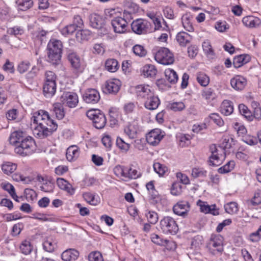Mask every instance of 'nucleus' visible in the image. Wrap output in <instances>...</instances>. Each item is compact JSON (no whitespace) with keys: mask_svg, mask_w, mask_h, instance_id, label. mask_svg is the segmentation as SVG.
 Returning a JSON list of instances; mask_svg holds the SVG:
<instances>
[{"mask_svg":"<svg viewBox=\"0 0 261 261\" xmlns=\"http://www.w3.org/2000/svg\"><path fill=\"white\" fill-rule=\"evenodd\" d=\"M32 127L34 135L43 139L51 135L58 128V124L51 119L48 113L40 110L34 114L31 118Z\"/></svg>","mask_w":261,"mask_h":261,"instance_id":"1","label":"nucleus"},{"mask_svg":"<svg viewBox=\"0 0 261 261\" xmlns=\"http://www.w3.org/2000/svg\"><path fill=\"white\" fill-rule=\"evenodd\" d=\"M63 44L61 41L51 39L47 45V61L53 65L59 64L61 58Z\"/></svg>","mask_w":261,"mask_h":261,"instance_id":"2","label":"nucleus"},{"mask_svg":"<svg viewBox=\"0 0 261 261\" xmlns=\"http://www.w3.org/2000/svg\"><path fill=\"white\" fill-rule=\"evenodd\" d=\"M14 151L16 153L25 156L32 154L36 150V144L31 137H27L24 140L15 145Z\"/></svg>","mask_w":261,"mask_h":261,"instance_id":"3","label":"nucleus"},{"mask_svg":"<svg viewBox=\"0 0 261 261\" xmlns=\"http://www.w3.org/2000/svg\"><path fill=\"white\" fill-rule=\"evenodd\" d=\"M160 228L167 234H175L178 230V226L174 219L169 216L164 217L160 222Z\"/></svg>","mask_w":261,"mask_h":261,"instance_id":"4","label":"nucleus"},{"mask_svg":"<svg viewBox=\"0 0 261 261\" xmlns=\"http://www.w3.org/2000/svg\"><path fill=\"white\" fill-rule=\"evenodd\" d=\"M87 116L92 120L94 126L98 129L103 128L106 124V118L103 113L98 109H91L86 113Z\"/></svg>","mask_w":261,"mask_h":261,"instance_id":"5","label":"nucleus"},{"mask_svg":"<svg viewBox=\"0 0 261 261\" xmlns=\"http://www.w3.org/2000/svg\"><path fill=\"white\" fill-rule=\"evenodd\" d=\"M155 60L163 65H171L174 61L173 54L166 47L160 48L154 56Z\"/></svg>","mask_w":261,"mask_h":261,"instance_id":"6","label":"nucleus"},{"mask_svg":"<svg viewBox=\"0 0 261 261\" xmlns=\"http://www.w3.org/2000/svg\"><path fill=\"white\" fill-rule=\"evenodd\" d=\"M206 247L213 255L221 253L223 251L222 237L220 235L212 236Z\"/></svg>","mask_w":261,"mask_h":261,"instance_id":"7","label":"nucleus"},{"mask_svg":"<svg viewBox=\"0 0 261 261\" xmlns=\"http://www.w3.org/2000/svg\"><path fill=\"white\" fill-rule=\"evenodd\" d=\"M210 150L211 155L209 157V165L213 166H218L220 165L224 160L225 155L223 150H219L216 146L213 144L210 146Z\"/></svg>","mask_w":261,"mask_h":261,"instance_id":"8","label":"nucleus"},{"mask_svg":"<svg viewBox=\"0 0 261 261\" xmlns=\"http://www.w3.org/2000/svg\"><path fill=\"white\" fill-rule=\"evenodd\" d=\"M115 170L120 173L122 177L129 179H136L141 176L140 172L132 168H127L123 166H118L115 167Z\"/></svg>","mask_w":261,"mask_h":261,"instance_id":"9","label":"nucleus"},{"mask_svg":"<svg viewBox=\"0 0 261 261\" xmlns=\"http://www.w3.org/2000/svg\"><path fill=\"white\" fill-rule=\"evenodd\" d=\"M149 25V23L146 20L137 19L133 21L131 27L134 33L140 35L147 32Z\"/></svg>","mask_w":261,"mask_h":261,"instance_id":"10","label":"nucleus"},{"mask_svg":"<svg viewBox=\"0 0 261 261\" xmlns=\"http://www.w3.org/2000/svg\"><path fill=\"white\" fill-rule=\"evenodd\" d=\"M61 101L63 105L69 108H74L77 105L79 99L77 95L73 92H64L61 97Z\"/></svg>","mask_w":261,"mask_h":261,"instance_id":"11","label":"nucleus"},{"mask_svg":"<svg viewBox=\"0 0 261 261\" xmlns=\"http://www.w3.org/2000/svg\"><path fill=\"white\" fill-rule=\"evenodd\" d=\"M121 82L118 79H112L106 82L103 91L106 93L116 94L119 90Z\"/></svg>","mask_w":261,"mask_h":261,"instance_id":"12","label":"nucleus"},{"mask_svg":"<svg viewBox=\"0 0 261 261\" xmlns=\"http://www.w3.org/2000/svg\"><path fill=\"white\" fill-rule=\"evenodd\" d=\"M136 93L138 99L145 102L154 94L148 85H139L136 87Z\"/></svg>","mask_w":261,"mask_h":261,"instance_id":"13","label":"nucleus"},{"mask_svg":"<svg viewBox=\"0 0 261 261\" xmlns=\"http://www.w3.org/2000/svg\"><path fill=\"white\" fill-rule=\"evenodd\" d=\"M83 98L86 103L94 104L99 100L100 95L96 89H88L83 94Z\"/></svg>","mask_w":261,"mask_h":261,"instance_id":"14","label":"nucleus"},{"mask_svg":"<svg viewBox=\"0 0 261 261\" xmlns=\"http://www.w3.org/2000/svg\"><path fill=\"white\" fill-rule=\"evenodd\" d=\"M128 22L121 17H116L111 20V24L115 32L117 33H124L126 30Z\"/></svg>","mask_w":261,"mask_h":261,"instance_id":"15","label":"nucleus"},{"mask_svg":"<svg viewBox=\"0 0 261 261\" xmlns=\"http://www.w3.org/2000/svg\"><path fill=\"white\" fill-rule=\"evenodd\" d=\"M190 210V204L188 201H181L177 202L173 207L174 213L178 216L185 217Z\"/></svg>","mask_w":261,"mask_h":261,"instance_id":"16","label":"nucleus"},{"mask_svg":"<svg viewBox=\"0 0 261 261\" xmlns=\"http://www.w3.org/2000/svg\"><path fill=\"white\" fill-rule=\"evenodd\" d=\"M67 58L72 68L76 71H82V62L80 58L75 53L71 50H68L67 51Z\"/></svg>","mask_w":261,"mask_h":261,"instance_id":"17","label":"nucleus"},{"mask_svg":"<svg viewBox=\"0 0 261 261\" xmlns=\"http://www.w3.org/2000/svg\"><path fill=\"white\" fill-rule=\"evenodd\" d=\"M160 129H156L150 132L146 136V141L151 145L155 146L158 144L163 137L160 134Z\"/></svg>","mask_w":261,"mask_h":261,"instance_id":"18","label":"nucleus"},{"mask_svg":"<svg viewBox=\"0 0 261 261\" xmlns=\"http://www.w3.org/2000/svg\"><path fill=\"white\" fill-rule=\"evenodd\" d=\"M230 84L235 90L241 91L243 90L247 85V80L242 76L236 75L231 79Z\"/></svg>","mask_w":261,"mask_h":261,"instance_id":"19","label":"nucleus"},{"mask_svg":"<svg viewBox=\"0 0 261 261\" xmlns=\"http://www.w3.org/2000/svg\"><path fill=\"white\" fill-rule=\"evenodd\" d=\"M139 130V125L137 120H134L132 123H129L128 126L124 128V133L129 138L134 139L137 136Z\"/></svg>","mask_w":261,"mask_h":261,"instance_id":"20","label":"nucleus"},{"mask_svg":"<svg viewBox=\"0 0 261 261\" xmlns=\"http://www.w3.org/2000/svg\"><path fill=\"white\" fill-rule=\"evenodd\" d=\"M79 256V252L74 249H68L62 254V259L64 261H74Z\"/></svg>","mask_w":261,"mask_h":261,"instance_id":"21","label":"nucleus"},{"mask_svg":"<svg viewBox=\"0 0 261 261\" xmlns=\"http://www.w3.org/2000/svg\"><path fill=\"white\" fill-rule=\"evenodd\" d=\"M176 39L180 46H186L190 43L192 37L185 32H180L177 34Z\"/></svg>","mask_w":261,"mask_h":261,"instance_id":"22","label":"nucleus"},{"mask_svg":"<svg viewBox=\"0 0 261 261\" xmlns=\"http://www.w3.org/2000/svg\"><path fill=\"white\" fill-rule=\"evenodd\" d=\"M243 24L249 28H255L261 24V20L257 17L253 16L244 17L242 19Z\"/></svg>","mask_w":261,"mask_h":261,"instance_id":"23","label":"nucleus"},{"mask_svg":"<svg viewBox=\"0 0 261 261\" xmlns=\"http://www.w3.org/2000/svg\"><path fill=\"white\" fill-rule=\"evenodd\" d=\"M105 21L99 15L92 14L90 16V23L91 25L95 29H100L104 24Z\"/></svg>","mask_w":261,"mask_h":261,"instance_id":"24","label":"nucleus"},{"mask_svg":"<svg viewBox=\"0 0 261 261\" xmlns=\"http://www.w3.org/2000/svg\"><path fill=\"white\" fill-rule=\"evenodd\" d=\"M56 83H44L43 87V93L46 97H51L56 92Z\"/></svg>","mask_w":261,"mask_h":261,"instance_id":"25","label":"nucleus"},{"mask_svg":"<svg viewBox=\"0 0 261 261\" xmlns=\"http://www.w3.org/2000/svg\"><path fill=\"white\" fill-rule=\"evenodd\" d=\"M160 103V100L158 96L154 94L151 96L144 102L145 107L150 110H153L158 108Z\"/></svg>","mask_w":261,"mask_h":261,"instance_id":"26","label":"nucleus"},{"mask_svg":"<svg viewBox=\"0 0 261 261\" xmlns=\"http://www.w3.org/2000/svg\"><path fill=\"white\" fill-rule=\"evenodd\" d=\"M220 111L222 114L228 116L233 112V106L232 102L228 100H224L221 106Z\"/></svg>","mask_w":261,"mask_h":261,"instance_id":"27","label":"nucleus"},{"mask_svg":"<svg viewBox=\"0 0 261 261\" xmlns=\"http://www.w3.org/2000/svg\"><path fill=\"white\" fill-rule=\"evenodd\" d=\"M250 59V57L248 55H241L236 57L233 59V65L236 68H239L244 64L248 63Z\"/></svg>","mask_w":261,"mask_h":261,"instance_id":"28","label":"nucleus"},{"mask_svg":"<svg viewBox=\"0 0 261 261\" xmlns=\"http://www.w3.org/2000/svg\"><path fill=\"white\" fill-rule=\"evenodd\" d=\"M165 75L166 80L171 84H176L178 79L176 72L173 69L170 68L165 70Z\"/></svg>","mask_w":261,"mask_h":261,"instance_id":"29","label":"nucleus"},{"mask_svg":"<svg viewBox=\"0 0 261 261\" xmlns=\"http://www.w3.org/2000/svg\"><path fill=\"white\" fill-rule=\"evenodd\" d=\"M43 246L46 251L52 252L57 247V243L52 237H47L43 243Z\"/></svg>","mask_w":261,"mask_h":261,"instance_id":"30","label":"nucleus"},{"mask_svg":"<svg viewBox=\"0 0 261 261\" xmlns=\"http://www.w3.org/2000/svg\"><path fill=\"white\" fill-rule=\"evenodd\" d=\"M157 73V70L153 65H146L142 69L143 74L147 77H154Z\"/></svg>","mask_w":261,"mask_h":261,"instance_id":"31","label":"nucleus"},{"mask_svg":"<svg viewBox=\"0 0 261 261\" xmlns=\"http://www.w3.org/2000/svg\"><path fill=\"white\" fill-rule=\"evenodd\" d=\"M79 155V150L76 146L69 147L66 151V158L69 161H72Z\"/></svg>","mask_w":261,"mask_h":261,"instance_id":"32","label":"nucleus"},{"mask_svg":"<svg viewBox=\"0 0 261 261\" xmlns=\"http://www.w3.org/2000/svg\"><path fill=\"white\" fill-rule=\"evenodd\" d=\"M53 114L59 120L62 119L65 116V111L63 105L60 103H56L53 105Z\"/></svg>","mask_w":261,"mask_h":261,"instance_id":"33","label":"nucleus"},{"mask_svg":"<svg viewBox=\"0 0 261 261\" xmlns=\"http://www.w3.org/2000/svg\"><path fill=\"white\" fill-rule=\"evenodd\" d=\"M105 68L109 72H115L119 68L118 62L114 59H108L105 62Z\"/></svg>","mask_w":261,"mask_h":261,"instance_id":"34","label":"nucleus"},{"mask_svg":"<svg viewBox=\"0 0 261 261\" xmlns=\"http://www.w3.org/2000/svg\"><path fill=\"white\" fill-rule=\"evenodd\" d=\"M24 134L22 131H15L13 132L10 136L9 138L10 143L15 145L18 142L24 140L25 138L23 136Z\"/></svg>","mask_w":261,"mask_h":261,"instance_id":"35","label":"nucleus"},{"mask_svg":"<svg viewBox=\"0 0 261 261\" xmlns=\"http://www.w3.org/2000/svg\"><path fill=\"white\" fill-rule=\"evenodd\" d=\"M17 168V165L10 162H6L2 165V170L6 174L9 175L13 173Z\"/></svg>","mask_w":261,"mask_h":261,"instance_id":"36","label":"nucleus"},{"mask_svg":"<svg viewBox=\"0 0 261 261\" xmlns=\"http://www.w3.org/2000/svg\"><path fill=\"white\" fill-rule=\"evenodd\" d=\"M16 4L19 9L25 11L33 6V2L32 0H16Z\"/></svg>","mask_w":261,"mask_h":261,"instance_id":"37","label":"nucleus"},{"mask_svg":"<svg viewBox=\"0 0 261 261\" xmlns=\"http://www.w3.org/2000/svg\"><path fill=\"white\" fill-rule=\"evenodd\" d=\"M240 113L244 116L248 121H252L253 119L251 112L249 110L247 107L244 104L239 105Z\"/></svg>","mask_w":261,"mask_h":261,"instance_id":"38","label":"nucleus"},{"mask_svg":"<svg viewBox=\"0 0 261 261\" xmlns=\"http://www.w3.org/2000/svg\"><path fill=\"white\" fill-rule=\"evenodd\" d=\"M83 196L84 199L91 205H96L99 203V200L90 192L84 193Z\"/></svg>","mask_w":261,"mask_h":261,"instance_id":"39","label":"nucleus"},{"mask_svg":"<svg viewBox=\"0 0 261 261\" xmlns=\"http://www.w3.org/2000/svg\"><path fill=\"white\" fill-rule=\"evenodd\" d=\"M196 79L198 83L203 87L207 86L210 83L209 77L203 72H198L197 74Z\"/></svg>","mask_w":261,"mask_h":261,"instance_id":"40","label":"nucleus"},{"mask_svg":"<svg viewBox=\"0 0 261 261\" xmlns=\"http://www.w3.org/2000/svg\"><path fill=\"white\" fill-rule=\"evenodd\" d=\"M225 212L232 215L237 213L239 211L238 203L236 202H230L224 205Z\"/></svg>","mask_w":261,"mask_h":261,"instance_id":"41","label":"nucleus"},{"mask_svg":"<svg viewBox=\"0 0 261 261\" xmlns=\"http://www.w3.org/2000/svg\"><path fill=\"white\" fill-rule=\"evenodd\" d=\"M249 207L257 206L261 203V193L259 192H255L253 197L248 200L247 202Z\"/></svg>","mask_w":261,"mask_h":261,"instance_id":"42","label":"nucleus"},{"mask_svg":"<svg viewBox=\"0 0 261 261\" xmlns=\"http://www.w3.org/2000/svg\"><path fill=\"white\" fill-rule=\"evenodd\" d=\"M234 165V162L233 161H230L224 166L219 168L218 169V171L219 173L221 174L228 173L233 169Z\"/></svg>","mask_w":261,"mask_h":261,"instance_id":"43","label":"nucleus"},{"mask_svg":"<svg viewBox=\"0 0 261 261\" xmlns=\"http://www.w3.org/2000/svg\"><path fill=\"white\" fill-rule=\"evenodd\" d=\"M145 215L150 224H155L158 221V215L154 211H148Z\"/></svg>","mask_w":261,"mask_h":261,"instance_id":"44","label":"nucleus"},{"mask_svg":"<svg viewBox=\"0 0 261 261\" xmlns=\"http://www.w3.org/2000/svg\"><path fill=\"white\" fill-rule=\"evenodd\" d=\"M75 35L76 38L79 41L88 40L90 35V32L88 30H81L76 32Z\"/></svg>","mask_w":261,"mask_h":261,"instance_id":"45","label":"nucleus"},{"mask_svg":"<svg viewBox=\"0 0 261 261\" xmlns=\"http://www.w3.org/2000/svg\"><path fill=\"white\" fill-rule=\"evenodd\" d=\"M147 190L148 191L152 199H155L158 196V192L155 189L153 181H150L147 182L146 185Z\"/></svg>","mask_w":261,"mask_h":261,"instance_id":"46","label":"nucleus"},{"mask_svg":"<svg viewBox=\"0 0 261 261\" xmlns=\"http://www.w3.org/2000/svg\"><path fill=\"white\" fill-rule=\"evenodd\" d=\"M20 249L22 253L27 255L31 253L32 250V247L30 241L24 240L21 244Z\"/></svg>","mask_w":261,"mask_h":261,"instance_id":"47","label":"nucleus"},{"mask_svg":"<svg viewBox=\"0 0 261 261\" xmlns=\"http://www.w3.org/2000/svg\"><path fill=\"white\" fill-rule=\"evenodd\" d=\"M153 169L155 172L160 176L163 175L168 170V168L166 166L160 163H154Z\"/></svg>","mask_w":261,"mask_h":261,"instance_id":"48","label":"nucleus"},{"mask_svg":"<svg viewBox=\"0 0 261 261\" xmlns=\"http://www.w3.org/2000/svg\"><path fill=\"white\" fill-rule=\"evenodd\" d=\"M134 53L139 57H144L147 53L146 50L141 45L136 44L133 47Z\"/></svg>","mask_w":261,"mask_h":261,"instance_id":"49","label":"nucleus"},{"mask_svg":"<svg viewBox=\"0 0 261 261\" xmlns=\"http://www.w3.org/2000/svg\"><path fill=\"white\" fill-rule=\"evenodd\" d=\"M202 48L205 54L209 57H212L214 55V50L209 41L206 40L203 42Z\"/></svg>","mask_w":261,"mask_h":261,"instance_id":"50","label":"nucleus"},{"mask_svg":"<svg viewBox=\"0 0 261 261\" xmlns=\"http://www.w3.org/2000/svg\"><path fill=\"white\" fill-rule=\"evenodd\" d=\"M181 19L184 29L190 32L193 31V27L188 16L187 15H184L182 16Z\"/></svg>","mask_w":261,"mask_h":261,"instance_id":"51","label":"nucleus"},{"mask_svg":"<svg viewBox=\"0 0 261 261\" xmlns=\"http://www.w3.org/2000/svg\"><path fill=\"white\" fill-rule=\"evenodd\" d=\"M182 192V185L179 182H175L172 184L171 193L173 195H179Z\"/></svg>","mask_w":261,"mask_h":261,"instance_id":"52","label":"nucleus"},{"mask_svg":"<svg viewBox=\"0 0 261 261\" xmlns=\"http://www.w3.org/2000/svg\"><path fill=\"white\" fill-rule=\"evenodd\" d=\"M116 145L119 148L125 151H128L130 148V144L125 142L123 139L120 137L117 138Z\"/></svg>","mask_w":261,"mask_h":261,"instance_id":"53","label":"nucleus"},{"mask_svg":"<svg viewBox=\"0 0 261 261\" xmlns=\"http://www.w3.org/2000/svg\"><path fill=\"white\" fill-rule=\"evenodd\" d=\"M151 239L154 243L161 246L166 245L168 242L167 240L163 239L159 236L154 233L151 234Z\"/></svg>","mask_w":261,"mask_h":261,"instance_id":"54","label":"nucleus"},{"mask_svg":"<svg viewBox=\"0 0 261 261\" xmlns=\"http://www.w3.org/2000/svg\"><path fill=\"white\" fill-rule=\"evenodd\" d=\"M31 66V64L28 61H22L17 67V70L20 73H24L27 71Z\"/></svg>","mask_w":261,"mask_h":261,"instance_id":"55","label":"nucleus"},{"mask_svg":"<svg viewBox=\"0 0 261 261\" xmlns=\"http://www.w3.org/2000/svg\"><path fill=\"white\" fill-rule=\"evenodd\" d=\"M51 178H50V181L45 182L42 184V185L40 186V190L45 192H53L54 189L53 183L51 181Z\"/></svg>","mask_w":261,"mask_h":261,"instance_id":"56","label":"nucleus"},{"mask_svg":"<svg viewBox=\"0 0 261 261\" xmlns=\"http://www.w3.org/2000/svg\"><path fill=\"white\" fill-rule=\"evenodd\" d=\"M56 75L51 71H47L45 73L44 83H56Z\"/></svg>","mask_w":261,"mask_h":261,"instance_id":"57","label":"nucleus"},{"mask_svg":"<svg viewBox=\"0 0 261 261\" xmlns=\"http://www.w3.org/2000/svg\"><path fill=\"white\" fill-rule=\"evenodd\" d=\"M206 175V171L202 168H195L192 170V175L195 177H205Z\"/></svg>","mask_w":261,"mask_h":261,"instance_id":"58","label":"nucleus"},{"mask_svg":"<svg viewBox=\"0 0 261 261\" xmlns=\"http://www.w3.org/2000/svg\"><path fill=\"white\" fill-rule=\"evenodd\" d=\"M105 13L107 18H111L114 17L115 18L116 17H118L120 12L116 9L109 8L105 10Z\"/></svg>","mask_w":261,"mask_h":261,"instance_id":"59","label":"nucleus"},{"mask_svg":"<svg viewBox=\"0 0 261 261\" xmlns=\"http://www.w3.org/2000/svg\"><path fill=\"white\" fill-rule=\"evenodd\" d=\"M234 140L231 137H226L223 140V142L221 144L222 147L224 149L230 148L232 145H234Z\"/></svg>","mask_w":261,"mask_h":261,"instance_id":"60","label":"nucleus"},{"mask_svg":"<svg viewBox=\"0 0 261 261\" xmlns=\"http://www.w3.org/2000/svg\"><path fill=\"white\" fill-rule=\"evenodd\" d=\"M88 257L89 261H103L101 254L98 251L90 253Z\"/></svg>","mask_w":261,"mask_h":261,"instance_id":"61","label":"nucleus"},{"mask_svg":"<svg viewBox=\"0 0 261 261\" xmlns=\"http://www.w3.org/2000/svg\"><path fill=\"white\" fill-rule=\"evenodd\" d=\"M57 184L61 189L65 190H68L70 186L67 180L62 178H57Z\"/></svg>","mask_w":261,"mask_h":261,"instance_id":"62","label":"nucleus"},{"mask_svg":"<svg viewBox=\"0 0 261 261\" xmlns=\"http://www.w3.org/2000/svg\"><path fill=\"white\" fill-rule=\"evenodd\" d=\"M23 33V30L20 27H14L7 30V34L10 35L16 36Z\"/></svg>","mask_w":261,"mask_h":261,"instance_id":"63","label":"nucleus"},{"mask_svg":"<svg viewBox=\"0 0 261 261\" xmlns=\"http://www.w3.org/2000/svg\"><path fill=\"white\" fill-rule=\"evenodd\" d=\"M77 28L72 23L67 25L62 30L63 35H71Z\"/></svg>","mask_w":261,"mask_h":261,"instance_id":"64","label":"nucleus"}]
</instances>
